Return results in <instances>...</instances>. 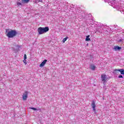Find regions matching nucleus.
I'll use <instances>...</instances> for the list:
<instances>
[{
	"instance_id": "f257e3e1",
	"label": "nucleus",
	"mask_w": 124,
	"mask_h": 124,
	"mask_svg": "<svg viewBox=\"0 0 124 124\" xmlns=\"http://www.w3.org/2000/svg\"><path fill=\"white\" fill-rule=\"evenodd\" d=\"M6 32H7L6 35L9 38H13L15 37L17 35V32L15 30L6 29Z\"/></svg>"
},
{
	"instance_id": "f03ea898",
	"label": "nucleus",
	"mask_w": 124,
	"mask_h": 124,
	"mask_svg": "<svg viewBox=\"0 0 124 124\" xmlns=\"http://www.w3.org/2000/svg\"><path fill=\"white\" fill-rule=\"evenodd\" d=\"M49 31V27H46L45 28L43 27H39L38 29V32L39 34H43L44 32H47V31Z\"/></svg>"
},
{
	"instance_id": "7ed1b4c3",
	"label": "nucleus",
	"mask_w": 124,
	"mask_h": 124,
	"mask_svg": "<svg viewBox=\"0 0 124 124\" xmlns=\"http://www.w3.org/2000/svg\"><path fill=\"white\" fill-rule=\"evenodd\" d=\"M101 79L102 81L103 82V84L107 82V78H106V75L105 74H102L101 75Z\"/></svg>"
},
{
	"instance_id": "20e7f679",
	"label": "nucleus",
	"mask_w": 124,
	"mask_h": 124,
	"mask_svg": "<svg viewBox=\"0 0 124 124\" xmlns=\"http://www.w3.org/2000/svg\"><path fill=\"white\" fill-rule=\"evenodd\" d=\"M28 93L27 91H25L24 93L22 95V99L23 100H27V99L28 98Z\"/></svg>"
},
{
	"instance_id": "39448f33",
	"label": "nucleus",
	"mask_w": 124,
	"mask_h": 124,
	"mask_svg": "<svg viewBox=\"0 0 124 124\" xmlns=\"http://www.w3.org/2000/svg\"><path fill=\"white\" fill-rule=\"evenodd\" d=\"M91 106L92 107V108L93 109V111L94 113H96L95 111V107L96 106H95V103H94V101H93L91 104Z\"/></svg>"
},
{
	"instance_id": "423d86ee",
	"label": "nucleus",
	"mask_w": 124,
	"mask_h": 124,
	"mask_svg": "<svg viewBox=\"0 0 124 124\" xmlns=\"http://www.w3.org/2000/svg\"><path fill=\"white\" fill-rule=\"evenodd\" d=\"M46 62H47V60H44L40 64V67H43V66L46 64Z\"/></svg>"
},
{
	"instance_id": "0eeeda50",
	"label": "nucleus",
	"mask_w": 124,
	"mask_h": 124,
	"mask_svg": "<svg viewBox=\"0 0 124 124\" xmlns=\"http://www.w3.org/2000/svg\"><path fill=\"white\" fill-rule=\"evenodd\" d=\"M114 71H119L120 72L121 74H122L123 75H124V69H115L114 70Z\"/></svg>"
},
{
	"instance_id": "6e6552de",
	"label": "nucleus",
	"mask_w": 124,
	"mask_h": 124,
	"mask_svg": "<svg viewBox=\"0 0 124 124\" xmlns=\"http://www.w3.org/2000/svg\"><path fill=\"white\" fill-rule=\"evenodd\" d=\"M122 49V47L119 46H116L114 47V49L115 51H117V50H121Z\"/></svg>"
},
{
	"instance_id": "1a4fd4ad",
	"label": "nucleus",
	"mask_w": 124,
	"mask_h": 124,
	"mask_svg": "<svg viewBox=\"0 0 124 124\" xmlns=\"http://www.w3.org/2000/svg\"><path fill=\"white\" fill-rule=\"evenodd\" d=\"M90 35H88V36H86L85 38L86 41H91V38H90Z\"/></svg>"
},
{
	"instance_id": "9d476101",
	"label": "nucleus",
	"mask_w": 124,
	"mask_h": 124,
	"mask_svg": "<svg viewBox=\"0 0 124 124\" xmlns=\"http://www.w3.org/2000/svg\"><path fill=\"white\" fill-rule=\"evenodd\" d=\"M22 3H28L30 0H21Z\"/></svg>"
},
{
	"instance_id": "9b49d317",
	"label": "nucleus",
	"mask_w": 124,
	"mask_h": 124,
	"mask_svg": "<svg viewBox=\"0 0 124 124\" xmlns=\"http://www.w3.org/2000/svg\"><path fill=\"white\" fill-rule=\"evenodd\" d=\"M67 39H68V37H66L65 38H64L62 40L63 43H65V41H66V40H67Z\"/></svg>"
},
{
	"instance_id": "f8f14e48",
	"label": "nucleus",
	"mask_w": 124,
	"mask_h": 124,
	"mask_svg": "<svg viewBox=\"0 0 124 124\" xmlns=\"http://www.w3.org/2000/svg\"><path fill=\"white\" fill-rule=\"evenodd\" d=\"M91 69L92 70H94V69H95V66H94V65H91Z\"/></svg>"
},
{
	"instance_id": "ddd939ff",
	"label": "nucleus",
	"mask_w": 124,
	"mask_h": 124,
	"mask_svg": "<svg viewBox=\"0 0 124 124\" xmlns=\"http://www.w3.org/2000/svg\"><path fill=\"white\" fill-rule=\"evenodd\" d=\"M23 62L26 64L27 63V60L26 59H24Z\"/></svg>"
},
{
	"instance_id": "4468645a",
	"label": "nucleus",
	"mask_w": 124,
	"mask_h": 124,
	"mask_svg": "<svg viewBox=\"0 0 124 124\" xmlns=\"http://www.w3.org/2000/svg\"><path fill=\"white\" fill-rule=\"evenodd\" d=\"M24 60H27V54H24Z\"/></svg>"
},
{
	"instance_id": "2eb2a0df",
	"label": "nucleus",
	"mask_w": 124,
	"mask_h": 124,
	"mask_svg": "<svg viewBox=\"0 0 124 124\" xmlns=\"http://www.w3.org/2000/svg\"><path fill=\"white\" fill-rule=\"evenodd\" d=\"M118 78H124V77L122 75H119Z\"/></svg>"
},
{
	"instance_id": "dca6fc26",
	"label": "nucleus",
	"mask_w": 124,
	"mask_h": 124,
	"mask_svg": "<svg viewBox=\"0 0 124 124\" xmlns=\"http://www.w3.org/2000/svg\"><path fill=\"white\" fill-rule=\"evenodd\" d=\"M21 4H22V3H21V2L17 3V5H21Z\"/></svg>"
},
{
	"instance_id": "f3484780",
	"label": "nucleus",
	"mask_w": 124,
	"mask_h": 124,
	"mask_svg": "<svg viewBox=\"0 0 124 124\" xmlns=\"http://www.w3.org/2000/svg\"><path fill=\"white\" fill-rule=\"evenodd\" d=\"M31 109H32V110H36V108H31Z\"/></svg>"
},
{
	"instance_id": "a211bd4d",
	"label": "nucleus",
	"mask_w": 124,
	"mask_h": 124,
	"mask_svg": "<svg viewBox=\"0 0 124 124\" xmlns=\"http://www.w3.org/2000/svg\"><path fill=\"white\" fill-rule=\"evenodd\" d=\"M38 2H42V0H38Z\"/></svg>"
},
{
	"instance_id": "6ab92c4d",
	"label": "nucleus",
	"mask_w": 124,
	"mask_h": 124,
	"mask_svg": "<svg viewBox=\"0 0 124 124\" xmlns=\"http://www.w3.org/2000/svg\"><path fill=\"white\" fill-rule=\"evenodd\" d=\"M120 41H122V40H120Z\"/></svg>"
},
{
	"instance_id": "aec40b11",
	"label": "nucleus",
	"mask_w": 124,
	"mask_h": 124,
	"mask_svg": "<svg viewBox=\"0 0 124 124\" xmlns=\"http://www.w3.org/2000/svg\"><path fill=\"white\" fill-rule=\"evenodd\" d=\"M112 0L115 1L116 0Z\"/></svg>"
}]
</instances>
